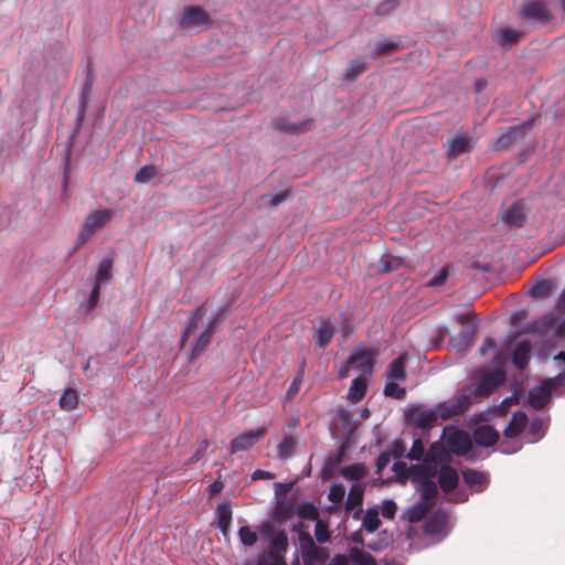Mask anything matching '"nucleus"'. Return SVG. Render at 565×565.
<instances>
[{
  "instance_id": "obj_1",
  "label": "nucleus",
  "mask_w": 565,
  "mask_h": 565,
  "mask_svg": "<svg viewBox=\"0 0 565 565\" xmlns=\"http://www.w3.org/2000/svg\"><path fill=\"white\" fill-rule=\"evenodd\" d=\"M471 405V397L468 394H460L452 401H445L435 408L425 409L419 405L413 406L406 413V420L411 426L423 430L434 427L438 419L447 420L454 416L463 414Z\"/></svg>"
},
{
  "instance_id": "obj_2",
  "label": "nucleus",
  "mask_w": 565,
  "mask_h": 565,
  "mask_svg": "<svg viewBox=\"0 0 565 565\" xmlns=\"http://www.w3.org/2000/svg\"><path fill=\"white\" fill-rule=\"evenodd\" d=\"M114 216L110 209H102L90 212L83 221L77 237V245L85 244L97 231L102 230Z\"/></svg>"
},
{
  "instance_id": "obj_3",
  "label": "nucleus",
  "mask_w": 565,
  "mask_h": 565,
  "mask_svg": "<svg viewBox=\"0 0 565 565\" xmlns=\"http://www.w3.org/2000/svg\"><path fill=\"white\" fill-rule=\"evenodd\" d=\"M457 322L461 326L472 323L469 329L461 330L449 341V345L458 352H467L475 343L477 332V315L473 311L462 313L457 317Z\"/></svg>"
},
{
  "instance_id": "obj_4",
  "label": "nucleus",
  "mask_w": 565,
  "mask_h": 565,
  "mask_svg": "<svg viewBox=\"0 0 565 565\" xmlns=\"http://www.w3.org/2000/svg\"><path fill=\"white\" fill-rule=\"evenodd\" d=\"M409 476L413 481L422 487V494H439L435 482L437 476V465L435 462L412 466Z\"/></svg>"
},
{
  "instance_id": "obj_5",
  "label": "nucleus",
  "mask_w": 565,
  "mask_h": 565,
  "mask_svg": "<svg viewBox=\"0 0 565 565\" xmlns=\"http://www.w3.org/2000/svg\"><path fill=\"white\" fill-rule=\"evenodd\" d=\"M505 382L503 370L480 371L478 381L475 384L471 395L475 397H487Z\"/></svg>"
},
{
  "instance_id": "obj_6",
  "label": "nucleus",
  "mask_w": 565,
  "mask_h": 565,
  "mask_svg": "<svg viewBox=\"0 0 565 565\" xmlns=\"http://www.w3.org/2000/svg\"><path fill=\"white\" fill-rule=\"evenodd\" d=\"M451 524L449 514L438 509L431 513L423 524V531L427 536L437 537V542L444 540L450 532Z\"/></svg>"
},
{
  "instance_id": "obj_7",
  "label": "nucleus",
  "mask_w": 565,
  "mask_h": 565,
  "mask_svg": "<svg viewBox=\"0 0 565 565\" xmlns=\"http://www.w3.org/2000/svg\"><path fill=\"white\" fill-rule=\"evenodd\" d=\"M301 557L305 565H322L328 558V554L321 547H318L313 539L308 533L299 535Z\"/></svg>"
},
{
  "instance_id": "obj_8",
  "label": "nucleus",
  "mask_w": 565,
  "mask_h": 565,
  "mask_svg": "<svg viewBox=\"0 0 565 565\" xmlns=\"http://www.w3.org/2000/svg\"><path fill=\"white\" fill-rule=\"evenodd\" d=\"M377 354L375 348L356 350L349 356L347 364L356 369L361 375H367L373 372Z\"/></svg>"
},
{
  "instance_id": "obj_9",
  "label": "nucleus",
  "mask_w": 565,
  "mask_h": 565,
  "mask_svg": "<svg viewBox=\"0 0 565 565\" xmlns=\"http://www.w3.org/2000/svg\"><path fill=\"white\" fill-rule=\"evenodd\" d=\"M557 387L556 380L546 379L541 385L535 386L529 392V404L534 409H542L551 401L552 391Z\"/></svg>"
},
{
  "instance_id": "obj_10",
  "label": "nucleus",
  "mask_w": 565,
  "mask_h": 565,
  "mask_svg": "<svg viewBox=\"0 0 565 565\" xmlns=\"http://www.w3.org/2000/svg\"><path fill=\"white\" fill-rule=\"evenodd\" d=\"M435 498L436 497H420V500L403 511L402 519L408 523H417L427 519V515L436 504Z\"/></svg>"
},
{
  "instance_id": "obj_11",
  "label": "nucleus",
  "mask_w": 565,
  "mask_h": 565,
  "mask_svg": "<svg viewBox=\"0 0 565 565\" xmlns=\"http://www.w3.org/2000/svg\"><path fill=\"white\" fill-rule=\"evenodd\" d=\"M520 15L524 21L541 24L548 22L551 19L546 4L539 0L526 2L520 12Z\"/></svg>"
},
{
  "instance_id": "obj_12",
  "label": "nucleus",
  "mask_w": 565,
  "mask_h": 565,
  "mask_svg": "<svg viewBox=\"0 0 565 565\" xmlns=\"http://www.w3.org/2000/svg\"><path fill=\"white\" fill-rule=\"evenodd\" d=\"M211 18L201 7H189L184 9L181 25L184 29L207 28Z\"/></svg>"
},
{
  "instance_id": "obj_13",
  "label": "nucleus",
  "mask_w": 565,
  "mask_h": 565,
  "mask_svg": "<svg viewBox=\"0 0 565 565\" xmlns=\"http://www.w3.org/2000/svg\"><path fill=\"white\" fill-rule=\"evenodd\" d=\"M530 124L525 122L519 126L508 128L501 134L491 145V149L501 151L512 147L519 139H523L525 135V127Z\"/></svg>"
},
{
  "instance_id": "obj_14",
  "label": "nucleus",
  "mask_w": 565,
  "mask_h": 565,
  "mask_svg": "<svg viewBox=\"0 0 565 565\" xmlns=\"http://www.w3.org/2000/svg\"><path fill=\"white\" fill-rule=\"evenodd\" d=\"M266 434V428L260 427L256 430H250L243 433L235 437L230 447L231 454H236L239 451H245L250 449L260 438H263Z\"/></svg>"
},
{
  "instance_id": "obj_15",
  "label": "nucleus",
  "mask_w": 565,
  "mask_h": 565,
  "mask_svg": "<svg viewBox=\"0 0 565 565\" xmlns=\"http://www.w3.org/2000/svg\"><path fill=\"white\" fill-rule=\"evenodd\" d=\"M473 138L468 135L458 134L448 140L447 148L445 150L446 156L449 160H454L459 156L470 152L473 148Z\"/></svg>"
},
{
  "instance_id": "obj_16",
  "label": "nucleus",
  "mask_w": 565,
  "mask_h": 565,
  "mask_svg": "<svg viewBox=\"0 0 565 565\" xmlns=\"http://www.w3.org/2000/svg\"><path fill=\"white\" fill-rule=\"evenodd\" d=\"M450 451L458 456H467L472 449L470 435L462 429H455L447 438Z\"/></svg>"
},
{
  "instance_id": "obj_17",
  "label": "nucleus",
  "mask_w": 565,
  "mask_h": 565,
  "mask_svg": "<svg viewBox=\"0 0 565 565\" xmlns=\"http://www.w3.org/2000/svg\"><path fill=\"white\" fill-rule=\"evenodd\" d=\"M222 319V311H217L214 317L209 322L205 330L198 338L195 343L192 345L191 358L195 359L202 354V352L207 348L211 342L212 335L215 333V327L220 323Z\"/></svg>"
},
{
  "instance_id": "obj_18",
  "label": "nucleus",
  "mask_w": 565,
  "mask_h": 565,
  "mask_svg": "<svg viewBox=\"0 0 565 565\" xmlns=\"http://www.w3.org/2000/svg\"><path fill=\"white\" fill-rule=\"evenodd\" d=\"M437 481L444 492L454 491L459 482V476L455 468L448 465L437 468Z\"/></svg>"
},
{
  "instance_id": "obj_19",
  "label": "nucleus",
  "mask_w": 565,
  "mask_h": 565,
  "mask_svg": "<svg viewBox=\"0 0 565 565\" xmlns=\"http://www.w3.org/2000/svg\"><path fill=\"white\" fill-rule=\"evenodd\" d=\"M312 122V119H307L305 121L295 124L285 118H275L273 126L276 130L285 131L291 135H299L308 131L311 128Z\"/></svg>"
},
{
  "instance_id": "obj_20",
  "label": "nucleus",
  "mask_w": 565,
  "mask_h": 565,
  "mask_svg": "<svg viewBox=\"0 0 565 565\" xmlns=\"http://www.w3.org/2000/svg\"><path fill=\"white\" fill-rule=\"evenodd\" d=\"M473 440L479 446L490 447L498 443L499 433L490 425H481L475 429Z\"/></svg>"
},
{
  "instance_id": "obj_21",
  "label": "nucleus",
  "mask_w": 565,
  "mask_h": 565,
  "mask_svg": "<svg viewBox=\"0 0 565 565\" xmlns=\"http://www.w3.org/2000/svg\"><path fill=\"white\" fill-rule=\"evenodd\" d=\"M465 482L476 492H483L489 484V477L486 472L468 469L462 472Z\"/></svg>"
},
{
  "instance_id": "obj_22",
  "label": "nucleus",
  "mask_w": 565,
  "mask_h": 565,
  "mask_svg": "<svg viewBox=\"0 0 565 565\" xmlns=\"http://www.w3.org/2000/svg\"><path fill=\"white\" fill-rule=\"evenodd\" d=\"M406 361L407 353H403L393 360L385 372L387 380L404 382L406 380Z\"/></svg>"
},
{
  "instance_id": "obj_23",
  "label": "nucleus",
  "mask_w": 565,
  "mask_h": 565,
  "mask_svg": "<svg viewBox=\"0 0 565 565\" xmlns=\"http://www.w3.org/2000/svg\"><path fill=\"white\" fill-rule=\"evenodd\" d=\"M531 351L532 345L529 341L518 343L512 354V363L518 370L523 371L527 366Z\"/></svg>"
},
{
  "instance_id": "obj_24",
  "label": "nucleus",
  "mask_w": 565,
  "mask_h": 565,
  "mask_svg": "<svg viewBox=\"0 0 565 565\" xmlns=\"http://www.w3.org/2000/svg\"><path fill=\"white\" fill-rule=\"evenodd\" d=\"M334 327L328 320H322L315 332V340L319 348H326L333 339Z\"/></svg>"
},
{
  "instance_id": "obj_25",
  "label": "nucleus",
  "mask_w": 565,
  "mask_h": 565,
  "mask_svg": "<svg viewBox=\"0 0 565 565\" xmlns=\"http://www.w3.org/2000/svg\"><path fill=\"white\" fill-rule=\"evenodd\" d=\"M216 519L218 529L226 535L232 522V505L230 501H224L217 505Z\"/></svg>"
},
{
  "instance_id": "obj_26",
  "label": "nucleus",
  "mask_w": 565,
  "mask_h": 565,
  "mask_svg": "<svg viewBox=\"0 0 565 565\" xmlns=\"http://www.w3.org/2000/svg\"><path fill=\"white\" fill-rule=\"evenodd\" d=\"M298 445V438L294 435L285 434L282 440L276 447V456L279 459H288L294 456Z\"/></svg>"
},
{
  "instance_id": "obj_27",
  "label": "nucleus",
  "mask_w": 565,
  "mask_h": 565,
  "mask_svg": "<svg viewBox=\"0 0 565 565\" xmlns=\"http://www.w3.org/2000/svg\"><path fill=\"white\" fill-rule=\"evenodd\" d=\"M527 417L524 413H515L513 414L510 423L504 428V436L509 438H513L519 436L524 428L526 427Z\"/></svg>"
},
{
  "instance_id": "obj_28",
  "label": "nucleus",
  "mask_w": 565,
  "mask_h": 565,
  "mask_svg": "<svg viewBox=\"0 0 565 565\" xmlns=\"http://www.w3.org/2000/svg\"><path fill=\"white\" fill-rule=\"evenodd\" d=\"M394 542L393 534L387 531L383 530L379 532L376 537L372 539L366 543L367 548H370L373 552H381L386 550L388 546H391Z\"/></svg>"
},
{
  "instance_id": "obj_29",
  "label": "nucleus",
  "mask_w": 565,
  "mask_h": 565,
  "mask_svg": "<svg viewBox=\"0 0 565 565\" xmlns=\"http://www.w3.org/2000/svg\"><path fill=\"white\" fill-rule=\"evenodd\" d=\"M503 221L509 225H513L516 227L522 226V224L525 221V214L523 212L522 204L519 202L513 203L505 212Z\"/></svg>"
},
{
  "instance_id": "obj_30",
  "label": "nucleus",
  "mask_w": 565,
  "mask_h": 565,
  "mask_svg": "<svg viewBox=\"0 0 565 565\" xmlns=\"http://www.w3.org/2000/svg\"><path fill=\"white\" fill-rule=\"evenodd\" d=\"M522 36V32H519L511 28L501 29L495 34V41L499 45L510 47L518 43Z\"/></svg>"
},
{
  "instance_id": "obj_31",
  "label": "nucleus",
  "mask_w": 565,
  "mask_h": 565,
  "mask_svg": "<svg viewBox=\"0 0 565 565\" xmlns=\"http://www.w3.org/2000/svg\"><path fill=\"white\" fill-rule=\"evenodd\" d=\"M113 265H114V259L111 257L105 258L99 263L97 271H96V276H95L96 285L102 286V285L108 284L111 280Z\"/></svg>"
},
{
  "instance_id": "obj_32",
  "label": "nucleus",
  "mask_w": 565,
  "mask_h": 565,
  "mask_svg": "<svg viewBox=\"0 0 565 565\" xmlns=\"http://www.w3.org/2000/svg\"><path fill=\"white\" fill-rule=\"evenodd\" d=\"M366 391H367L366 381L364 379H362L361 376H359L352 381L351 387L348 393V399L351 403H358L365 396Z\"/></svg>"
},
{
  "instance_id": "obj_33",
  "label": "nucleus",
  "mask_w": 565,
  "mask_h": 565,
  "mask_svg": "<svg viewBox=\"0 0 565 565\" xmlns=\"http://www.w3.org/2000/svg\"><path fill=\"white\" fill-rule=\"evenodd\" d=\"M206 310L204 306H199L195 310H193L190 317V322L181 338L182 345L186 342L191 333L196 329L199 320L203 319Z\"/></svg>"
},
{
  "instance_id": "obj_34",
  "label": "nucleus",
  "mask_w": 565,
  "mask_h": 565,
  "mask_svg": "<svg viewBox=\"0 0 565 565\" xmlns=\"http://www.w3.org/2000/svg\"><path fill=\"white\" fill-rule=\"evenodd\" d=\"M78 402H79V396H78V393L76 392V390L66 388L63 392L58 404L63 411L70 412V411H74L77 407Z\"/></svg>"
},
{
  "instance_id": "obj_35",
  "label": "nucleus",
  "mask_w": 565,
  "mask_h": 565,
  "mask_svg": "<svg viewBox=\"0 0 565 565\" xmlns=\"http://www.w3.org/2000/svg\"><path fill=\"white\" fill-rule=\"evenodd\" d=\"M366 475V469L361 463H354L341 469V476L350 481H360Z\"/></svg>"
},
{
  "instance_id": "obj_36",
  "label": "nucleus",
  "mask_w": 565,
  "mask_h": 565,
  "mask_svg": "<svg viewBox=\"0 0 565 565\" xmlns=\"http://www.w3.org/2000/svg\"><path fill=\"white\" fill-rule=\"evenodd\" d=\"M367 68V63L363 58H358L352 61L344 74V77L348 81H354L356 77H359L361 74H363Z\"/></svg>"
},
{
  "instance_id": "obj_37",
  "label": "nucleus",
  "mask_w": 565,
  "mask_h": 565,
  "mask_svg": "<svg viewBox=\"0 0 565 565\" xmlns=\"http://www.w3.org/2000/svg\"><path fill=\"white\" fill-rule=\"evenodd\" d=\"M344 452H345V448H344V446H342L335 457H333V458L330 457L327 459V461L322 468L323 478L328 479L333 476L334 470L337 469V467L341 463V461L343 459Z\"/></svg>"
},
{
  "instance_id": "obj_38",
  "label": "nucleus",
  "mask_w": 565,
  "mask_h": 565,
  "mask_svg": "<svg viewBox=\"0 0 565 565\" xmlns=\"http://www.w3.org/2000/svg\"><path fill=\"white\" fill-rule=\"evenodd\" d=\"M399 51V44L397 41L390 40V41H381L377 43V47L375 52L372 53L373 58H377L380 56L390 55L392 53H395Z\"/></svg>"
},
{
  "instance_id": "obj_39",
  "label": "nucleus",
  "mask_w": 565,
  "mask_h": 565,
  "mask_svg": "<svg viewBox=\"0 0 565 565\" xmlns=\"http://www.w3.org/2000/svg\"><path fill=\"white\" fill-rule=\"evenodd\" d=\"M381 524V520L379 518V512L375 509H370L363 516L362 525L366 532L373 533L375 532Z\"/></svg>"
},
{
  "instance_id": "obj_40",
  "label": "nucleus",
  "mask_w": 565,
  "mask_h": 565,
  "mask_svg": "<svg viewBox=\"0 0 565 565\" xmlns=\"http://www.w3.org/2000/svg\"><path fill=\"white\" fill-rule=\"evenodd\" d=\"M350 557L356 565H376V561L371 554L358 547H352L350 550Z\"/></svg>"
},
{
  "instance_id": "obj_41",
  "label": "nucleus",
  "mask_w": 565,
  "mask_h": 565,
  "mask_svg": "<svg viewBox=\"0 0 565 565\" xmlns=\"http://www.w3.org/2000/svg\"><path fill=\"white\" fill-rule=\"evenodd\" d=\"M381 270L383 273H392L403 265V259L398 256L385 255L381 258Z\"/></svg>"
},
{
  "instance_id": "obj_42",
  "label": "nucleus",
  "mask_w": 565,
  "mask_h": 565,
  "mask_svg": "<svg viewBox=\"0 0 565 565\" xmlns=\"http://www.w3.org/2000/svg\"><path fill=\"white\" fill-rule=\"evenodd\" d=\"M384 395L396 399H404L406 396V390L401 387L396 381L387 380L384 386Z\"/></svg>"
},
{
  "instance_id": "obj_43",
  "label": "nucleus",
  "mask_w": 565,
  "mask_h": 565,
  "mask_svg": "<svg viewBox=\"0 0 565 565\" xmlns=\"http://www.w3.org/2000/svg\"><path fill=\"white\" fill-rule=\"evenodd\" d=\"M552 284L548 280H542L531 289V296L535 298H547L552 295Z\"/></svg>"
},
{
  "instance_id": "obj_44",
  "label": "nucleus",
  "mask_w": 565,
  "mask_h": 565,
  "mask_svg": "<svg viewBox=\"0 0 565 565\" xmlns=\"http://www.w3.org/2000/svg\"><path fill=\"white\" fill-rule=\"evenodd\" d=\"M157 175V169L153 166H143L140 170L135 174V182L137 183H146L153 179Z\"/></svg>"
},
{
  "instance_id": "obj_45",
  "label": "nucleus",
  "mask_w": 565,
  "mask_h": 565,
  "mask_svg": "<svg viewBox=\"0 0 565 565\" xmlns=\"http://www.w3.org/2000/svg\"><path fill=\"white\" fill-rule=\"evenodd\" d=\"M239 541L245 546H253L257 542V535L249 526L244 525L238 530Z\"/></svg>"
},
{
  "instance_id": "obj_46",
  "label": "nucleus",
  "mask_w": 565,
  "mask_h": 565,
  "mask_svg": "<svg viewBox=\"0 0 565 565\" xmlns=\"http://www.w3.org/2000/svg\"><path fill=\"white\" fill-rule=\"evenodd\" d=\"M315 535H316V540L319 543H326L330 540V532L328 529V524L324 521L318 520L316 522Z\"/></svg>"
},
{
  "instance_id": "obj_47",
  "label": "nucleus",
  "mask_w": 565,
  "mask_h": 565,
  "mask_svg": "<svg viewBox=\"0 0 565 565\" xmlns=\"http://www.w3.org/2000/svg\"><path fill=\"white\" fill-rule=\"evenodd\" d=\"M302 381H303V367L300 369V371L295 376L294 381L291 382V384L289 385V387L287 390L286 397L288 399H292L298 394L300 386L302 384Z\"/></svg>"
},
{
  "instance_id": "obj_48",
  "label": "nucleus",
  "mask_w": 565,
  "mask_h": 565,
  "mask_svg": "<svg viewBox=\"0 0 565 565\" xmlns=\"http://www.w3.org/2000/svg\"><path fill=\"white\" fill-rule=\"evenodd\" d=\"M288 547V540L285 533L275 535L270 541V548L276 553L284 552Z\"/></svg>"
},
{
  "instance_id": "obj_49",
  "label": "nucleus",
  "mask_w": 565,
  "mask_h": 565,
  "mask_svg": "<svg viewBox=\"0 0 565 565\" xmlns=\"http://www.w3.org/2000/svg\"><path fill=\"white\" fill-rule=\"evenodd\" d=\"M425 451L424 444L420 439H416L413 443L412 449L408 452L407 457L412 460H419L422 459Z\"/></svg>"
},
{
  "instance_id": "obj_50",
  "label": "nucleus",
  "mask_w": 565,
  "mask_h": 565,
  "mask_svg": "<svg viewBox=\"0 0 565 565\" xmlns=\"http://www.w3.org/2000/svg\"><path fill=\"white\" fill-rule=\"evenodd\" d=\"M449 276V270H448V266H444L440 271L430 279V281L428 282V286L430 287H438V286H441L445 284V281L447 280Z\"/></svg>"
},
{
  "instance_id": "obj_51",
  "label": "nucleus",
  "mask_w": 565,
  "mask_h": 565,
  "mask_svg": "<svg viewBox=\"0 0 565 565\" xmlns=\"http://www.w3.org/2000/svg\"><path fill=\"white\" fill-rule=\"evenodd\" d=\"M396 509H397L396 503L393 500L387 499L383 502L382 515L387 519H393L395 515Z\"/></svg>"
},
{
  "instance_id": "obj_52",
  "label": "nucleus",
  "mask_w": 565,
  "mask_h": 565,
  "mask_svg": "<svg viewBox=\"0 0 565 565\" xmlns=\"http://www.w3.org/2000/svg\"><path fill=\"white\" fill-rule=\"evenodd\" d=\"M296 481L290 482H275L274 483V494H288L292 491Z\"/></svg>"
},
{
  "instance_id": "obj_53",
  "label": "nucleus",
  "mask_w": 565,
  "mask_h": 565,
  "mask_svg": "<svg viewBox=\"0 0 565 565\" xmlns=\"http://www.w3.org/2000/svg\"><path fill=\"white\" fill-rule=\"evenodd\" d=\"M392 459V452L384 451L382 452L379 458L376 459V472L381 473L383 469L386 468V466L391 462Z\"/></svg>"
},
{
  "instance_id": "obj_54",
  "label": "nucleus",
  "mask_w": 565,
  "mask_h": 565,
  "mask_svg": "<svg viewBox=\"0 0 565 565\" xmlns=\"http://www.w3.org/2000/svg\"><path fill=\"white\" fill-rule=\"evenodd\" d=\"M392 470L395 472V475L398 478H407V475H409V468L407 467L406 462H404V461L394 462Z\"/></svg>"
},
{
  "instance_id": "obj_55",
  "label": "nucleus",
  "mask_w": 565,
  "mask_h": 565,
  "mask_svg": "<svg viewBox=\"0 0 565 565\" xmlns=\"http://www.w3.org/2000/svg\"><path fill=\"white\" fill-rule=\"evenodd\" d=\"M100 287L102 286L95 284L88 299V310H92L97 305L100 296Z\"/></svg>"
},
{
  "instance_id": "obj_56",
  "label": "nucleus",
  "mask_w": 565,
  "mask_h": 565,
  "mask_svg": "<svg viewBox=\"0 0 565 565\" xmlns=\"http://www.w3.org/2000/svg\"><path fill=\"white\" fill-rule=\"evenodd\" d=\"M494 348H495V341L492 338L488 337L484 339L483 343L479 348V353H480V355L486 356L488 354V352L493 350Z\"/></svg>"
},
{
  "instance_id": "obj_57",
  "label": "nucleus",
  "mask_w": 565,
  "mask_h": 565,
  "mask_svg": "<svg viewBox=\"0 0 565 565\" xmlns=\"http://www.w3.org/2000/svg\"><path fill=\"white\" fill-rule=\"evenodd\" d=\"M275 475L269 471L257 469L252 473V480H273Z\"/></svg>"
},
{
  "instance_id": "obj_58",
  "label": "nucleus",
  "mask_w": 565,
  "mask_h": 565,
  "mask_svg": "<svg viewBox=\"0 0 565 565\" xmlns=\"http://www.w3.org/2000/svg\"><path fill=\"white\" fill-rule=\"evenodd\" d=\"M92 87V82L88 79L85 87L83 88L82 96H81V104L82 108L85 109L87 104V94Z\"/></svg>"
},
{
  "instance_id": "obj_59",
  "label": "nucleus",
  "mask_w": 565,
  "mask_h": 565,
  "mask_svg": "<svg viewBox=\"0 0 565 565\" xmlns=\"http://www.w3.org/2000/svg\"><path fill=\"white\" fill-rule=\"evenodd\" d=\"M267 565H286L284 558L277 554L270 555L267 559Z\"/></svg>"
},
{
  "instance_id": "obj_60",
  "label": "nucleus",
  "mask_w": 565,
  "mask_h": 565,
  "mask_svg": "<svg viewBox=\"0 0 565 565\" xmlns=\"http://www.w3.org/2000/svg\"><path fill=\"white\" fill-rule=\"evenodd\" d=\"M210 494H217L223 490V482L222 481H214L209 486Z\"/></svg>"
},
{
  "instance_id": "obj_61",
  "label": "nucleus",
  "mask_w": 565,
  "mask_h": 565,
  "mask_svg": "<svg viewBox=\"0 0 565 565\" xmlns=\"http://www.w3.org/2000/svg\"><path fill=\"white\" fill-rule=\"evenodd\" d=\"M209 446H210L209 441L206 439H203L198 444V448H196L195 452L203 457L204 454L206 452Z\"/></svg>"
},
{
  "instance_id": "obj_62",
  "label": "nucleus",
  "mask_w": 565,
  "mask_h": 565,
  "mask_svg": "<svg viewBox=\"0 0 565 565\" xmlns=\"http://www.w3.org/2000/svg\"><path fill=\"white\" fill-rule=\"evenodd\" d=\"M285 200H286V193L281 192V193L275 194L271 198L270 204H271V206H277Z\"/></svg>"
},
{
  "instance_id": "obj_63",
  "label": "nucleus",
  "mask_w": 565,
  "mask_h": 565,
  "mask_svg": "<svg viewBox=\"0 0 565 565\" xmlns=\"http://www.w3.org/2000/svg\"><path fill=\"white\" fill-rule=\"evenodd\" d=\"M329 494H345V488L342 484H333Z\"/></svg>"
},
{
  "instance_id": "obj_64",
  "label": "nucleus",
  "mask_w": 565,
  "mask_h": 565,
  "mask_svg": "<svg viewBox=\"0 0 565 565\" xmlns=\"http://www.w3.org/2000/svg\"><path fill=\"white\" fill-rule=\"evenodd\" d=\"M363 497H347V503L355 507L362 503Z\"/></svg>"
}]
</instances>
